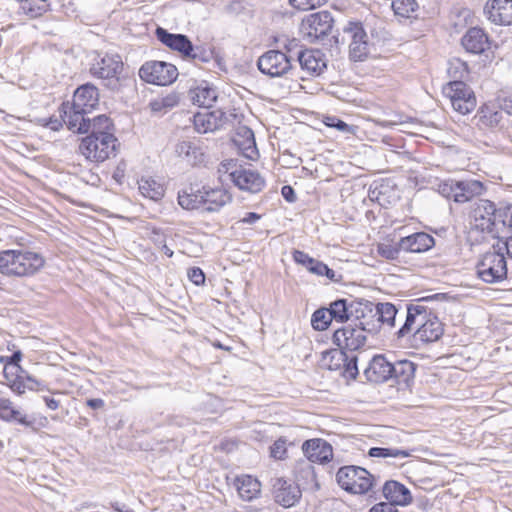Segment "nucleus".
I'll use <instances>...</instances> for the list:
<instances>
[{
  "label": "nucleus",
  "mask_w": 512,
  "mask_h": 512,
  "mask_svg": "<svg viewBox=\"0 0 512 512\" xmlns=\"http://www.w3.org/2000/svg\"><path fill=\"white\" fill-rule=\"evenodd\" d=\"M157 39L169 49L177 52L185 60L194 63H207L212 59V53L200 46H194L184 34L169 33L162 27L155 31Z\"/></svg>",
  "instance_id": "obj_1"
},
{
  "label": "nucleus",
  "mask_w": 512,
  "mask_h": 512,
  "mask_svg": "<svg viewBox=\"0 0 512 512\" xmlns=\"http://www.w3.org/2000/svg\"><path fill=\"white\" fill-rule=\"evenodd\" d=\"M117 139L113 134H89L82 138L79 152L91 162H104L115 154Z\"/></svg>",
  "instance_id": "obj_2"
},
{
  "label": "nucleus",
  "mask_w": 512,
  "mask_h": 512,
  "mask_svg": "<svg viewBox=\"0 0 512 512\" xmlns=\"http://www.w3.org/2000/svg\"><path fill=\"white\" fill-rule=\"evenodd\" d=\"M336 480L342 489L352 494H365L373 486L372 475L359 466L341 467L336 474Z\"/></svg>",
  "instance_id": "obj_3"
},
{
  "label": "nucleus",
  "mask_w": 512,
  "mask_h": 512,
  "mask_svg": "<svg viewBox=\"0 0 512 512\" xmlns=\"http://www.w3.org/2000/svg\"><path fill=\"white\" fill-rule=\"evenodd\" d=\"M359 326L347 325L337 329L333 334V342L341 349L347 351H356L366 342L365 331L376 330L379 326L370 324L364 319H359Z\"/></svg>",
  "instance_id": "obj_4"
},
{
  "label": "nucleus",
  "mask_w": 512,
  "mask_h": 512,
  "mask_svg": "<svg viewBox=\"0 0 512 512\" xmlns=\"http://www.w3.org/2000/svg\"><path fill=\"white\" fill-rule=\"evenodd\" d=\"M443 92L450 99L453 109L462 115L470 113L476 107L474 92L462 80L449 82Z\"/></svg>",
  "instance_id": "obj_5"
},
{
  "label": "nucleus",
  "mask_w": 512,
  "mask_h": 512,
  "mask_svg": "<svg viewBox=\"0 0 512 512\" xmlns=\"http://www.w3.org/2000/svg\"><path fill=\"white\" fill-rule=\"evenodd\" d=\"M477 275L486 283H497L507 276V264L503 253L491 251L483 255L477 264Z\"/></svg>",
  "instance_id": "obj_6"
},
{
  "label": "nucleus",
  "mask_w": 512,
  "mask_h": 512,
  "mask_svg": "<svg viewBox=\"0 0 512 512\" xmlns=\"http://www.w3.org/2000/svg\"><path fill=\"white\" fill-rule=\"evenodd\" d=\"M349 41V55L354 61H363L371 50V42L361 23L349 22L343 29Z\"/></svg>",
  "instance_id": "obj_7"
},
{
  "label": "nucleus",
  "mask_w": 512,
  "mask_h": 512,
  "mask_svg": "<svg viewBox=\"0 0 512 512\" xmlns=\"http://www.w3.org/2000/svg\"><path fill=\"white\" fill-rule=\"evenodd\" d=\"M139 76L147 83L166 86L173 83L178 76L177 68L170 63L150 61L142 65Z\"/></svg>",
  "instance_id": "obj_8"
},
{
  "label": "nucleus",
  "mask_w": 512,
  "mask_h": 512,
  "mask_svg": "<svg viewBox=\"0 0 512 512\" xmlns=\"http://www.w3.org/2000/svg\"><path fill=\"white\" fill-rule=\"evenodd\" d=\"M123 71V62L117 54L97 55L90 66V73L109 82H118Z\"/></svg>",
  "instance_id": "obj_9"
},
{
  "label": "nucleus",
  "mask_w": 512,
  "mask_h": 512,
  "mask_svg": "<svg viewBox=\"0 0 512 512\" xmlns=\"http://www.w3.org/2000/svg\"><path fill=\"white\" fill-rule=\"evenodd\" d=\"M258 69L270 77H280L291 68L290 56L279 50H269L261 55L257 61Z\"/></svg>",
  "instance_id": "obj_10"
},
{
  "label": "nucleus",
  "mask_w": 512,
  "mask_h": 512,
  "mask_svg": "<svg viewBox=\"0 0 512 512\" xmlns=\"http://www.w3.org/2000/svg\"><path fill=\"white\" fill-rule=\"evenodd\" d=\"M430 312L431 310L421 303L410 304L407 307L406 320L396 332L397 339L413 335L415 340H417L420 328H423Z\"/></svg>",
  "instance_id": "obj_11"
},
{
  "label": "nucleus",
  "mask_w": 512,
  "mask_h": 512,
  "mask_svg": "<svg viewBox=\"0 0 512 512\" xmlns=\"http://www.w3.org/2000/svg\"><path fill=\"white\" fill-rule=\"evenodd\" d=\"M333 26V18L328 11L308 15L302 20L301 32L310 39H319L328 35Z\"/></svg>",
  "instance_id": "obj_12"
},
{
  "label": "nucleus",
  "mask_w": 512,
  "mask_h": 512,
  "mask_svg": "<svg viewBox=\"0 0 512 512\" xmlns=\"http://www.w3.org/2000/svg\"><path fill=\"white\" fill-rule=\"evenodd\" d=\"M494 203L489 200L476 202L470 213V224L481 232L494 233L495 223L493 222Z\"/></svg>",
  "instance_id": "obj_13"
},
{
  "label": "nucleus",
  "mask_w": 512,
  "mask_h": 512,
  "mask_svg": "<svg viewBox=\"0 0 512 512\" xmlns=\"http://www.w3.org/2000/svg\"><path fill=\"white\" fill-rule=\"evenodd\" d=\"M230 180L241 190L257 193L264 187L263 177L252 169L241 168L230 172Z\"/></svg>",
  "instance_id": "obj_14"
},
{
  "label": "nucleus",
  "mask_w": 512,
  "mask_h": 512,
  "mask_svg": "<svg viewBox=\"0 0 512 512\" xmlns=\"http://www.w3.org/2000/svg\"><path fill=\"white\" fill-rule=\"evenodd\" d=\"M365 311L372 314L373 317L377 318L378 323L386 324L389 327H394L395 318L397 315L396 307L391 303H378L375 309L370 304H359V308H355L356 318L365 319Z\"/></svg>",
  "instance_id": "obj_15"
},
{
  "label": "nucleus",
  "mask_w": 512,
  "mask_h": 512,
  "mask_svg": "<svg viewBox=\"0 0 512 512\" xmlns=\"http://www.w3.org/2000/svg\"><path fill=\"white\" fill-rule=\"evenodd\" d=\"M61 117L69 130L78 133H87L89 131V118L86 116L89 112L74 108V103H63L61 106Z\"/></svg>",
  "instance_id": "obj_16"
},
{
  "label": "nucleus",
  "mask_w": 512,
  "mask_h": 512,
  "mask_svg": "<svg viewBox=\"0 0 512 512\" xmlns=\"http://www.w3.org/2000/svg\"><path fill=\"white\" fill-rule=\"evenodd\" d=\"M484 13L496 25H512V0L488 1Z\"/></svg>",
  "instance_id": "obj_17"
},
{
  "label": "nucleus",
  "mask_w": 512,
  "mask_h": 512,
  "mask_svg": "<svg viewBox=\"0 0 512 512\" xmlns=\"http://www.w3.org/2000/svg\"><path fill=\"white\" fill-rule=\"evenodd\" d=\"M275 501L285 508L294 506L301 497L299 487L285 479L278 478L273 483Z\"/></svg>",
  "instance_id": "obj_18"
},
{
  "label": "nucleus",
  "mask_w": 512,
  "mask_h": 512,
  "mask_svg": "<svg viewBox=\"0 0 512 512\" xmlns=\"http://www.w3.org/2000/svg\"><path fill=\"white\" fill-rule=\"evenodd\" d=\"M202 210L206 212H218L222 207L231 202L232 196L224 188H211L203 186L201 189Z\"/></svg>",
  "instance_id": "obj_19"
},
{
  "label": "nucleus",
  "mask_w": 512,
  "mask_h": 512,
  "mask_svg": "<svg viewBox=\"0 0 512 512\" xmlns=\"http://www.w3.org/2000/svg\"><path fill=\"white\" fill-rule=\"evenodd\" d=\"M463 48L471 54H482L490 48V40L485 31L472 27L461 38Z\"/></svg>",
  "instance_id": "obj_20"
},
{
  "label": "nucleus",
  "mask_w": 512,
  "mask_h": 512,
  "mask_svg": "<svg viewBox=\"0 0 512 512\" xmlns=\"http://www.w3.org/2000/svg\"><path fill=\"white\" fill-rule=\"evenodd\" d=\"M297 58L301 69L307 75H320L326 68V60L320 50L306 49L300 51L297 54Z\"/></svg>",
  "instance_id": "obj_21"
},
{
  "label": "nucleus",
  "mask_w": 512,
  "mask_h": 512,
  "mask_svg": "<svg viewBox=\"0 0 512 512\" xmlns=\"http://www.w3.org/2000/svg\"><path fill=\"white\" fill-rule=\"evenodd\" d=\"M302 450L305 456L316 463L330 461L333 456L332 446L322 439H310L303 443Z\"/></svg>",
  "instance_id": "obj_22"
},
{
  "label": "nucleus",
  "mask_w": 512,
  "mask_h": 512,
  "mask_svg": "<svg viewBox=\"0 0 512 512\" xmlns=\"http://www.w3.org/2000/svg\"><path fill=\"white\" fill-rule=\"evenodd\" d=\"M392 366L393 364L388 362L384 356H375L365 370L367 380L373 384H379L392 379Z\"/></svg>",
  "instance_id": "obj_23"
},
{
  "label": "nucleus",
  "mask_w": 512,
  "mask_h": 512,
  "mask_svg": "<svg viewBox=\"0 0 512 512\" xmlns=\"http://www.w3.org/2000/svg\"><path fill=\"white\" fill-rule=\"evenodd\" d=\"M434 244V238L425 232H418L406 237H402L399 240V247L402 249V251L411 253L426 252L431 249Z\"/></svg>",
  "instance_id": "obj_24"
},
{
  "label": "nucleus",
  "mask_w": 512,
  "mask_h": 512,
  "mask_svg": "<svg viewBox=\"0 0 512 512\" xmlns=\"http://www.w3.org/2000/svg\"><path fill=\"white\" fill-rule=\"evenodd\" d=\"M383 495L394 507L407 506L412 502V495L407 487L397 481H387L383 486Z\"/></svg>",
  "instance_id": "obj_25"
},
{
  "label": "nucleus",
  "mask_w": 512,
  "mask_h": 512,
  "mask_svg": "<svg viewBox=\"0 0 512 512\" xmlns=\"http://www.w3.org/2000/svg\"><path fill=\"white\" fill-rule=\"evenodd\" d=\"M99 102L98 90L93 85H83L79 87L73 96L74 108L82 109V111L91 112Z\"/></svg>",
  "instance_id": "obj_26"
},
{
  "label": "nucleus",
  "mask_w": 512,
  "mask_h": 512,
  "mask_svg": "<svg viewBox=\"0 0 512 512\" xmlns=\"http://www.w3.org/2000/svg\"><path fill=\"white\" fill-rule=\"evenodd\" d=\"M193 123L199 133L213 132L222 127L223 113L219 110L199 112L194 115Z\"/></svg>",
  "instance_id": "obj_27"
},
{
  "label": "nucleus",
  "mask_w": 512,
  "mask_h": 512,
  "mask_svg": "<svg viewBox=\"0 0 512 512\" xmlns=\"http://www.w3.org/2000/svg\"><path fill=\"white\" fill-rule=\"evenodd\" d=\"M19 277H29L39 272L45 265L44 257L34 251L19 250Z\"/></svg>",
  "instance_id": "obj_28"
},
{
  "label": "nucleus",
  "mask_w": 512,
  "mask_h": 512,
  "mask_svg": "<svg viewBox=\"0 0 512 512\" xmlns=\"http://www.w3.org/2000/svg\"><path fill=\"white\" fill-rule=\"evenodd\" d=\"M234 485L239 497L244 501H252L261 493V483L250 475L238 476Z\"/></svg>",
  "instance_id": "obj_29"
},
{
  "label": "nucleus",
  "mask_w": 512,
  "mask_h": 512,
  "mask_svg": "<svg viewBox=\"0 0 512 512\" xmlns=\"http://www.w3.org/2000/svg\"><path fill=\"white\" fill-rule=\"evenodd\" d=\"M22 353L17 350L12 356L6 357L4 364V375L8 380L9 384H24V371L19 365L21 361Z\"/></svg>",
  "instance_id": "obj_30"
},
{
  "label": "nucleus",
  "mask_w": 512,
  "mask_h": 512,
  "mask_svg": "<svg viewBox=\"0 0 512 512\" xmlns=\"http://www.w3.org/2000/svg\"><path fill=\"white\" fill-rule=\"evenodd\" d=\"M455 202L465 203L475 196H480L484 191L483 184L478 180L457 181Z\"/></svg>",
  "instance_id": "obj_31"
},
{
  "label": "nucleus",
  "mask_w": 512,
  "mask_h": 512,
  "mask_svg": "<svg viewBox=\"0 0 512 512\" xmlns=\"http://www.w3.org/2000/svg\"><path fill=\"white\" fill-rule=\"evenodd\" d=\"M423 328H420L419 336L417 340L423 343H429L436 341L443 334V327L439 319L431 311L425 320Z\"/></svg>",
  "instance_id": "obj_32"
},
{
  "label": "nucleus",
  "mask_w": 512,
  "mask_h": 512,
  "mask_svg": "<svg viewBox=\"0 0 512 512\" xmlns=\"http://www.w3.org/2000/svg\"><path fill=\"white\" fill-rule=\"evenodd\" d=\"M19 250H3L0 252V273L5 276L19 277Z\"/></svg>",
  "instance_id": "obj_33"
},
{
  "label": "nucleus",
  "mask_w": 512,
  "mask_h": 512,
  "mask_svg": "<svg viewBox=\"0 0 512 512\" xmlns=\"http://www.w3.org/2000/svg\"><path fill=\"white\" fill-rule=\"evenodd\" d=\"M418 365L409 360H399L393 363L394 379L398 384H409L414 380Z\"/></svg>",
  "instance_id": "obj_34"
},
{
  "label": "nucleus",
  "mask_w": 512,
  "mask_h": 512,
  "mask_svg": "<svg viewBox=\"0 0 512 512\" xmlns=\"http://www.w3.org/2000/svg\"><path fill=\"white\" fill-rule=\"evenodd\" d=\"M191 101L201 107L209 108L217 99L216 91L207 85H200L189 92Z\"/></svg>",
  "instance_id": "obj_35"
},
{
  "label": "nucleus",
  "mask_w": 512,
  "mask_h": 512,
  "mask_svg": "<svg viewBox=\"0 0 512 512\" xmlns=\"http://www.w3.org/2000/svg\"><path fill=\"white\" fill-rule=\"evenodd\" d=\"M138 188L142 196L153 201L160 200L165 193L163 185L151 177H142L138 181Z\"/></svg>",
  "instance_id": "obj_36"
},
{
  "label": "nucleus",
  "mask_w": 512,
  "mask_h": 512,
  "mask_svg": "<svg viewBox=\"0 0 512 512\" xmlns=\"http://www.w3.org/2000/svg\"><path fill=\"white\" fill-rule=\"evenodd\" d=\"M476 117L482 128H495L499 126L503 115L495 106L486 104L480 108Z\"/></svg>",
  "instance_id": "obj_37"
},
{
  "label": "nucleus",
  "mask_w": 512,
  "mask_h": 512,
  "mask_svg": "<svg viewBox=\"0 0 512 512\" xmlns=\"http://www.w3.org/2000/svg\"><path fill=\"white\" fill-rule=\"evenodd\" d=\"M175 152L179 157L185 159L188 163L195 165L201 161L203 156L200 148L190 141H182L176 145Z\"/></svg>",
  "instance_id": "obj_38"
},
{
  "label": "nucleus",
  "mask_w": 512,
  "mask_h": 512,
  "mask_svg": "<svg viewBox=\"0 0 512 512\" xmlns=\"http://www.w3.org/2000/svg\"><path fill=\"white\" fill-rule=\"evenodd\" d=\"M493 222L495 223L494 234H499L507 228L512 227V206L506 205L493 211Z\"/></svg>",
  "instance_id": "obj_39"
},
{
  "label": "nucleus",
  "mask_w": 512,
  "mask_h": 512,
  "mask_svg": "<svg viewBox=\"0 0 512 512\" xmlns=\"http://www.w3.org/2000/svg\"><path fill=\"white\" fill-rule=\"evenodd\" d=\"M202 198L201 189L194 191L190 188V191L183 190L178 193L179 205L187 210L202 209Z\"/></svg>",
  "instance_id": "obj_40"
},
{
  "label": "nucleus",
  "mask_w": 512,
  "mask_h": 512,
  "mask_svg": "<svg viewBox=\"0 0 512 512\" xmlns=\"http://www.w3.org/2000/svg\"><path fill=\"white\" fill-rule=\"evenodd\" d=\"M333 320L337 322H344L349 320L353 314V304L347 303V300L345 299H338L330 304V307L328 308Z\"/></svg>",
  "instance_id": "obj_41"
},
{
  "label": "nucleus",
  "mask_w": 512,
  "mask_h": 512,
  "mask_svg": "<svg viewBox=\"0 0 512 512\" xmlns=\"http://www.w3.org/2000/svg\"><path fill=\"white\" fill-rule=\"evenodd\" d=\"M243 137V141L235 140L239 147L244 151L247 158L253 159L257 154L253 131L248 127H240L237 133Z\"/></svg>",
  "instance_id": "obj_42"
},
{
  "label": "nucleus",
  "mask_w": 512,
  "mask_h": 512,
  "mask_svg": "<svg viewBox=\"0 0 512 512\" xmlns=\"http://www.w3.org/2000/svg\"><path fill=\"white\" fill-rule=\"evenodd\" d=\"M391 7L399 17L414 18L417 16L419 6L416 0H393Z\"/></svg>",
  "instance_id": "obj_43"
},
{
  "label": "nucleus",
  "mask_w": 512,
  "mask_h": 512,
  "mask_svg": "<svg viewBox=\"0 0 512 512\" xmlns=\"http://www.w3.org/2000/svg\"><path fill=\"white\" fill-rule=\"evenodd\" d=\"M293 259L296 263L303 265L307 270L315 275L321 274L323 262L310 257L307 253L299 250L293 252Z\"/></svg>",
  "instance_id": "obj_44"
},
{
  "label": "nucleus",
  "mask_w": 512,
  "mask_h": 512,
  "mask_svg": "<svg viewBox=\"0 0 512 512\" xmlns=\"http://www.w3.org/2000/svg\"><path fill=\"white\" fill-rule=\"evenodd\" d=\"M87 124H89L88 132H90V134H96V136L100 134H113L112 123L106 115H98L92 120L89 118Z\"/></svg>",
  "instance_id": "obj_45"
},
{
  "label": "nucleus",
  "mask_w": 512,
  "mask_h": 512,
  "mask_svg": "<svg viewBox=\"0 0 512 512\" xmlns=\"http://www.w3.org/2000/svg\"><path fill=\"white\" fill-rule=\"evenodd\" d=\"M333 318L328 308L316 310L311 318L312 327L318 331H324L328 328Z\"/></svg>",
  "instance_id": "obj_46"
},
{
  "label": "nucleus",
  "mask_w": 512,
  "mask_h": 512,
  "mask_svg": "<svg viewBox=\"0 0 512 512\" xmlns=\"http://www.w3.org/2000/svg\"><path fill=\"white\" fill-rule=\"evenodd\" d=\"M371 457H381V458H406L410 456V453L406 450L396 449V448H381V447H373L368 452Z\"/></svg>",
  "instance_id": "obj_47"
},
{
  "label": "nucleus",
  "mask_w": 512,
  "mask_h": 512,
  "mask_svg": "<svg viewBox=\"0 0 512 512\" xmlns=\"http://www.w3.org/2000/svg\"><path fill=\"white\" fill-rule=\"evenodd\" d=\"M400 251L402 249L399 247V242H384L377 245V253L387 260L397 259Z\"/></svg>",
  "instance_id": "obj_48"
},
{
  "label": "nucleus",
  "mask_w": 512,
  "mask_h": 512,
  "mask_svg": "<svg viewBox=\"0 0 512 512\" xmlns=\"http://www.w3.org/2000/svg\"><path fill=\"white\" fill-rule=\"evenodd\" d=\"M448 74L455 80L463 79L468 75V66L458 58L452 59L449 61Z\"/></svg>",
  "instance_id": "obj_49"
},
{
  "label": "nucleus",
  "mask_w": 512,
  "mask_h": 512,
  "mask_svg": "<svg viewBox=\"0 0 512 512\" xmlns=\"http://www.w3.org/2000/svg\"><path fill=\"white\" fill-rule=\"evenodd\" d=\"M287 454V440L279 438L270 447V456L277 460H282Z\"/></svg>",
  "instance_id": "obj_50"
},
{
  "label": "nucleus",
  "mask_w": 512,
  "mask_h": 512,
  "mask_svg": "<svg viewBox=\"0 0 512 512\" xmlns=\"http://www.w3.org/2000/svg\"><path fill=\"white\" fill-rule=\"evenodd\" d=\"M455 187H457V181H454V180L443 181L438 185V192L442 196H444L448 199L452 198L455 201V194H456Z\"/></svg>",
  "instance_id": "obj_51"
},
{
  "label": "nucleus",
  "mask_w": 512,
  "mask_h": 512,
  "mask_svg": "<svg viewBox=\"0 0 512 512\" xmlns=\"http://www.w3.org/2000/svg\"><path fill=\"white\" fill-rule=\"evenodd\" d=\"M17 416L16 409L12 407L10 400L0 398V417L4 420L11 421V417Z\"/></svg>",
  "instance_id": "obj_52"
},
{
  "label": "nucleus",
  "mask_w": 512,
  "mask_h": 512,
  "mask_svg": "<svg viewBox=\"0 0 512 512\" xmlns=\"http://www.w3.org/2000/svg\"><path fill=\"white\" fill-rule=\"evenodd\" d=\"M324 123L326 126L336 128L341 132L351 133L353 131L351 126L334 116L326 117Z\"/></svg>",
  "instance_id": "obj_53"
},
{
  "label": "nucleus",
  "mask_w": 512,
  "mask_h": 512,
  "mask_svg": "<svg viewBox=\"0 0 512 512\" xmlns=\"http://www.w3.org/2000/svg\"><path fill=\"white\" fill-rule=\"evenodd\" d=\"M291 5L299 10L315 9L324 4L327 0H289Z\"/></svg>",
  "instance_id": "obj_54"
},
{
  "label": "nucleus",
  "mask_w": 512,
  "mask_h": 512,
  "mask_svg": "<svg viewBox=\"0 0 512 512\" xmlns=\"http://www.w3.org/2000/svg\"><path fill=\"white\" fill-rule=\"evenodd\" d=\"M189 280L195 285H202L205 282V274L199 267H192L187 272Z\"/></svg>",
  "instance_id": "obj_55"
},
{
  "label": "nucleus",
  "mask_w": 512,
  "mask_h": 512,
  "mask_svg": "<svg viewBox=\"0 0 512 512\" xmlns=\"http://www.w3.org/2000/svg\"><path fill=\"white\" fill-rule=\"evenodd\" d=\"M369 512H399L391 503L380 502L371 507Z\"/></svg>",
  "instance_id": "obj_56"
},
{
  "label": "nucleus",
  "mask_w": 512,
  "mask_h": 512,
  "mask_svg": "<svg viewBox=\"0 0 512 512\" xmlns=\"http://www.w3.org/2000/svg\"><path fill=\"white\" fill-rule=\"evenodd\" d=\"M499 106L507 114L512 115V92L503 97H499Z\"/></svg>",
  "instance_id": "obj_57"
},
{
  "label": "nucleus",
  "mask_w": 512,
  "mask_h": 512,
  "mask_svg": "<svg viewBox=\"0 0 512 512\" xmlns=\"http://www.w3.org/2000/svg\"><path fill=\"white\" fill-rule=\"evenodd\" d=\"M239 169L234 160H227L220 164L218 171L223 174H228L230 176V172Z\"/></svg>",
  "instance_id": "obj_58"
},
{
  "label": "nucleus",
  "mask_w": 512,
  "mask_h": 512,
  "mask_svg": "<svg viewBox=\"0 0 512 512\" xmlns=\"http://www.w3.org/2000/svg\"><path fill=\"white\" fill-rule=\"evenodd\" d=\"M358 373L357 371V366L355 363H348L343 371V376L349 380V379H354L356 374Z\"/></svg>",
  "instance_id": "obj_59"
},
{
  "label": "nucleus",
  "mask_w": 512,
  "mask_h": 512,
  "mask_svg": "<svg viewBox=\"0 0 512 512\" xmlns=\"http://www.w3.org/2000/svg\"><path fill=\"white\" fill-rule=\"evenodd\" d=\"M17 416L11 417V420L17 421L27 427H33L34 421L29 420L27 416L22 415L20 411L16 410Z\"/></svg>",
  "instance_id": "obj_60"
},
{
  "label": "nucleus",
  "mask_w": 512,
  "mask_h": 512,
  "mask_svg": "<svg viewBox=\"0 0 512 512\" xmlns=\"http://www.w3.org/2000/svg\"><path fill=\"white\" fill-rule=\"evenodd\" d=\"M282 195L288 202H293L295 200V192L291 186H283Z\"/></svg>",
  "instance_id": "obj_61"
},
{
  "label": "nucleus",
  "mask_w": 512,
  "mask_h": 512,
  "mask_svg": "<svg viewBox=\"0 0 512 512\" xmlns=\"http://www.w3.org/2000/svg\"><path fill=\"white\" fill-rule=\"evenodd\" d=\"M178 99L176 95H168L161 99V104L163 107H173L177 104Z\"/></svg>",
  "instance_id": "obj_62"
},
{
  "label": "nucleus",
  "mask_w": 512,
  "mask_h": 512,
  "mask_svg": "<svg viewBox=\"0 0 512 512\" xmlns=\"http://www.w3.org/2000/svg\"><path fill=\"white\" fill-rule=\"evenodd\" d=\"M321 274L319 276L325 275L328 279L332 281H336V273L334 270L330 269L326 264H322Z\"/></svg>",
  "instance_id": "obj_63"
},
{
  "label": "nucleus",
  "mask_w": 512,
  "mask_h": 512,
  "mask_svg": "<svg viewBox=\"0 0 512 512\" xmlns=\"http://www.w3.org/2000/svg\"><path fill=\"white\" fill-rule=\"evenodd\" d=\"M44 401L47 407L50 408L51 410H55L59 407L60 401L53 396H45Z\"/></svg>",
  "instance_id": "obj_64"
}]
</instances>
